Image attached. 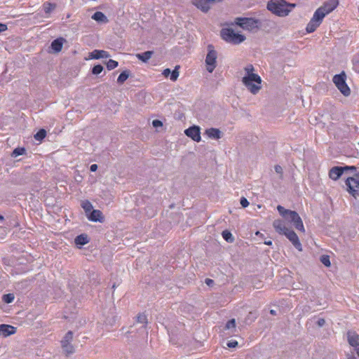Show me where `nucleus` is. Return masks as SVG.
I'll return each instance as SVG.
<instances>
[{"label": "nucleus", "instance_id": "49530a36", "mask_svg": "<svg viewBox=\"0 0 359 359\" xmlns=\"http://www.w3.org/2000/svg\"><path fill=\"white\" fill-rule=\"evenodd\" d=\"M7 29V25L6 24L0 23V32H4Z\"/></svg>", "mask_w": 359, "mask_h": 359}, {"label": "nucleus", "instance_id": "423d86ee", "mask_svg": "<svg viewBox=\"0 0 359 359\" xmlns=\"http://www.w3.org/2000/svg\"><path fill=\"white\" fill-rule=\"evenodd\" d=\"M217 53L212 45L208 46V53L205 57L207 71L212 73L217 66Z\"/></svg>", "mask_w": 359, "mask_h": 359}, {"label": "nucleus", "instance_id": "5701e85b", "mask_svg": "<svg viewBox=\"0 0 359 359\" xmlns=\"http://www.w3.org/2000/svg\"><path fill=\"white\" fill-rule=\"evenodd\" d=\"M92 19H93L94 20H95L98 22L107 23L108 22V19L106 17V15L100 11L95 12L92 15Z\"/></svg>", "mask_w": 359, "mask_h": 359}, {"label": "nucleus", "instance_id": "7c9ffc66", "mask_svg": "<svg viewBox=\"0 0 359 359\" xmlns=\"http://www.w3.org/2000/svg\"><path fill=\"white\" fill-rule=\"evenodd\" d=\"M46 135V131L44 129H41L34 135V138L37 141H41Z\"/></svg>", "mask_w": 359, "mask_h": 359}, {"label": "nucleus", "instance_id": "c85d7f7f", "mask_svg": "<svg viewBox=\"0 0 359 359\" xmlns=\"http://www.w3.org/2000/svg\"><path fill=\"white\" fill-rule=\"evenodd\" d=\"M225 329L231 331V333H234L236 331V320L235 319L229 320L225 325Z\"/></svg>", "mask_w": 359, "mask_h": 359}, {"label": "nucleus", "instance_id": "4be33fe9", "mask_svg": "<svg viewBox=\"0 0 359 359\" xmlns=\"http://www.w3.org/2000/svg\"><path fill=\"white\" fill-rule=\"evenodd\" d=\"M63 39L60 38L55 39L52 41L51 48L55 53H58L62 50L63 46Z\"/></svg>", "mask_w": 359, "mask_h": 359}, {"label": "nucleus", "instance_id": "37998d69", "mask_svg": "<svg viewBox=\"0 0 359 359\" xmlns=\"http://www.w3.org/2000/svg\"><path fill=\"white\" fill-rule=\"evenodd\" d=\"M152 125L155 128H158V127H160V126H162V122L159 120H154L152 121Z\"/></svg>", "mask_w": 359, "mask_h": 359}, {"label": "nucleus", "instance_id": "864d4df0", "mask_svg": "<svg viewBox=\"0 0 359 359\" xmlns=\"http://www.w3.org/2000/svg\"><path fill=\"white\" fill-rule=\"evenodd\" d=\"M345 168H346V169L351 168V169H354V170H355V167H350V168H348V167H346Z\"/></svg>", "mask_w": 359, "mask_h": 359}, {"label": "nucleus", "instance_id": "aec40b11", "mask_svg": "<svg viewBox=\"0 0 359 359\" xmlns=\"http://www.w3.org/2000/svg\"><path fill=\"white\" fill-rule=\"evenodd\" d=\"M89 220L93 222H103L102 213L99 210H93L90 212V215L88 216Z\"/></svg>", "mask_w": 359, "mask_h": 359}, {"label": "nucleus", "instance_id": "6e6d98bb", "mask_svg": "<svg viewBox=\"0 0 359 359\" xmlns=\"http://www.w3.org/2000/svg\"><path fill=\"white\" fill-rule=\"evenodd\" d=\"M356 177H357V178L359 179V173L358 175H356Z\"/></svg>", "mask_w": 359, "mask_h": 359}, {"label": "nucleus", "instance_id": "5fc2aeb1", "mask_svg": "<svg viewBox=\"0 0 359 359\" xmlns=\"http://www.w3.org/2000/svg\"><path fill=\"white\" fill-rule=\"evenodd\" d=\"M4 219V217L2 215H0V220H3Z\"/></svg>", "mask_w": 359, "mask_h": 359}, {"label": "nucleus", "instance_id": "09e8293b", "mask_svg": "<svg viewBox=\"0 0 359 359\" xmlns=\"http://www.w3.org/2000/svg\"><path fill=\"white\" fill-rule=\"evenodd\" d=\"M0 234L2 235L1 238H4V236L6 234V230L3 227H0Z\"/></svg>", "mask_w": 359, "mask_h": 359}, {"label": "nucleus", "instance_id": "e433bc0d", "mask_svg": "<svg viewBox=\"0 0 359 359\" xmlns=\"http://www.w3.org/2000/svg\"><path fill=\"white\" fill-rule=\"evenodd\" d=\"M118 62L114 60H109L107 62V67L109 70H111L115 69L118 66Z\"/></svg>", "mask_w": 359, "mask_h": 359}, {"label": "nucleus", "instance_id": "ea45409f", "mask_svg": "<svg viewBox=\"0 0 359 359\" xmlns=\"http://www.w3.org/2000/svg\"><path fill=\"white\" fill-rule=\"evenodd\" d=\"M275 171L277 174L280 175V178L283 177V168L281 166L277 165L274 167Z\"/></svg>", "mask_w": 359, "mask_h": 359}, {"label": "nucleus", "instance_id": "4468645a", "mask_svg": "<svg viewBox=\"0 0 359 359\" xmlns=\"http://www.w3.org/2000/svg\"><path fill=\"white\" fill-rule=\"evenodd\" d=\"M273 226L276 232L283 235H285L290 229L286 226L285 222L281 219L274 220Z\"/></svg>", "mask_w": 359, "mask_h": 359}, {"label": "nucleus", "instance_id": "39448f33", "mask_svg": "<svg viewBox=\"0 0 359 359\" xmlns=\"http://www.w3.org/2000/svg\"><path fill=\"white\" fill-rule=\"evenodd\" d=\"M346 75L344 72L337 74L333 77V83L335 84L337 89L345 97H348L351 94V89L346 83Z\"/></svg>", "mask_w": 359, "mask_h": 359}, {"label": "nucleus", "instance_id": "1a4fd4ad", "mask_svg": "<svg viewBox=\"0 0 359 359\" xmlns=\"http://www.w3.org/2000/svg\"><path fill=\"white\" fill-rule=\"evenodd\" d=\"M346 185L348 187V191L353 197L359 196V179L355 177H348L346 180Z\"/></svg>", "mask_w": 359, "mask_h": 359}, {"label": "nucleus", "instance_id": "c9c22d12", "mask_svg": "<svg viewBox=\"0 0 359 359\" xmlns=\"http://www.w3.org/2000/svg\"><path fill=\"white\" fill-rule=\"evenodd\" d=\"M25 152V149L24 148H20V147L16 148L13 150V151L12 153V156L17 157L18 156L24 154Z\"/></svg>", "mask_w": 359, "mask_h": 359}, {"label": "nucleus", "instance_id": "6ab92c4d", "mask_svg": "<svg viewBox=\"0 0 359 359\" xmlns=\"http://www.w3.org/2000/svg\"><path fill=\"white\" fill-rule=\"evenodd\" d=\"M205 133L209 138L212 140H219L222 137V132L217 128H211L207 129Z\"/></svg>", "mask_w": 359, "mask_h": 359}, {"label": "nucleus", "instance_id": "c03bdc74", "mask_svg": "<svg viewBox=\"0 0 359 359\" xmlns=\"http://www.w3.org/2000/svg\"><path fill=\"white\" fill-rule=\"evenodd\" d=\"M205 283L209 287H212L213 285L214 281H213V280H212L210 278H205Z\"/></svg>", "mask_w": 359, "mask_h": 359}, {"label": "nucleus", "instance_id": "a878e982", "mask_svg": "<svg viewBox=\"0 0 359 359\" xmlns=\"http://www.w3.org/2000/svg\"><path fill=\"white\" fill-rule=\"evenodd\" d=\"M130 72L128 70H125L120 74L117 79V82L120 84L123 83L129 77Z\"/></svg>", "mask_w": 359, "mask_h": 359}, {"label": "nucleus", "instance_id": "f03ea898", "mask_svg": "<svg viewBox=\"0 0 359 359\" xmlns=\"http://www.w3.org/2000/svg\"><path fill=\"white\" fill-rule=\"evenodd\" d=\"M277 210L282 217H283L289 222L293 224L297 230L303 233L305 232L303 222L297 212L287 210L281 205H278Z\"/></svg>", "mask_w": 359, "mask_h": 359}, {"label": "nucleus", "instance_id": "f8f14e48", "mask_svg": "<svg viewBox=\"0 0 359 359\" xmlns=\"http://www.w3.org/2000/svg\"><path fill=\"white\" fill-rule=\"evenodd\" d=\"M184 133L187 136L191 138L194 141L197 142L201 140L200 128L196 126H191L185 130Z\"/></svg>", "mask_w": 359, "mask_h": 359}, {"label": "nucleus", "instance_id": "bb28decb", "mask_svg": "<svg viewBox=\"0 0 359 359\" xmlns=\"http://www.w3.org/2000/svg\"><path fill=\"white\" fill-rule=\"evenodd\" d=\"M222 237L228 243H233L234 241V237L233 236L232 233L228 231L224 230L222 231Z\"/></svg>", "mask_w": 359, "mask_h": 359}, {"label": "nucleus", "instance_id": "58836bf2", "mask_svg": "<svg viewBox=\"0 0 359 359\" xmlns=\"http://www.w3.org/2000/svg\"><path fill=\"white\" fill-rule=\"evenodd\" d=\"M102 71H103V67L100 65H97L93 67V68L92 69V73L93 74L97 75V74H100Z\"/></svg>", "mask_w": 359, "mask_h": 359}, {"label": "nucleus", "instance_id": "f3484780", "mask_svg": "<svg viewBox=\"0 0 359 359\" xmlns=\"http://www.w3.org/2000/svg\"><path fill=\"white\" fill-rule=\"evenodd\" d=\"M179 68H180L179 66H176L175 68L174 69V70H172V72L168 68L165 69L163 71L162 74L165 77H168L169 75H170V80L172 81H175L177 79V78L179 77V74H180L179 71H178Z\"/></svg>", "mask_w": 359, "mask_h": 359}, {"label": "nucleus", "instance_id": "de8ad7c7", "mask_svg": "<svg viewBox=\"0 0 359 359\" xmlns=\"http://www.w3.org/2000/svg\"><path fill=\"white\" fill-rule=\"evenodd\" d=\"M97 169V165L96 164H92L90 167V170L91 172H95Z\"/></svg>", "mask_w": 359, "mask_h": 359}, {"label": "nucleus", "instance_id": "b1692460", "mask_svg": "<svg viewBox=\"0 0 359 359\" xmlns=\"http://www.w3.org/2000/svg\"><path fill=\"white\" fill-rule=\"evenodd\" d=\"M153 54H154L153 51L148 50V51H145V52H144L142 53L137 54L136 57L140 60L142 61L143 62H147L151 57Z\"/></svg>", "mask_w": 359, "mask_h": 359}, {"label": "nucleus", "instance_id": "7ed1b4c3", "mask_svg": "<svg viewBox=\"0 0 359 359\" xmlns=\"http://www.w3.org/2000/svg\"><path fill=\"white\" fill-rule=\"evenodd\" d=\"M294 7V4H288L284 0H271L267 8L279 16H285Z\"/></svg>", "mask_w": 359, "mask_h": 359}, {"label": "nucleus", "instance_id": "393cba45", "mask_svg": "<svg viewBox=\"0 0 359 359\" xmlns=\"http://www.w3.org/2000/svg\"><path fill=\"white\" fill-rule=\"evenodd\" d=\"M74 241L77 245H83L88 243V237L84 234L76 236Z\"/></svg>", "mask_w": 359, "mask_h": 359}, {"label": "nucleus", "instance_id": "c756f323", "mask_svg": "<svg viewBox=\"0 0 359 359\" xmlns=\"http://www.w3.org/2000/svg\"><path fill=\"white\" fill-rule=\"evenodd\" d=\"M73 339V332L72 331H69L66 333L64 338L61 341L62 344H67V343H71Z\"/></svg>", "mask_w": 359, "mask_h": 359}, {"label": "nucleus", "instance_id": "3c124183", "mask_svg": "<svg viewBox=\"0 0 359 359\" xmlns=\"http://www.w3.org/2000/svg\"><path fill=\"white\" fill-rule=\"evenodd\" d=\"M270 313H271V315L275 316V315H276V311H275V310H273V309H271V310H270Z\"/></svg>", "mask_w": 359, "mask_h": 359}, {"label": "nucleus", "instance_id": "473e14b6", "mask_svg": "<svg viewBox=\"0 0 359 359\" xmlns=\"http://www.w3.org/2000/svg\"><path fill=\"white\" fill-rule=\"evenodd\" d=\"M62 347L63 351L67 354H71L74 352V348L73 346L71 344V343H67V344H62Z\"/></svg>", "mask_w": 359, "mask_h": 359}, {"label": "nucleus", "instance_id": "dca6fc26", "mask_svg": "<svg viewBox=\"0 0 359 359\" xmlns=\"http://www.w3.org/2000/svg\"><path fill=\"white\" fill-rule=\"evenodd\" d=\"M347 338L349 344L355 348L359 346V335L352 331H349L347 333Z\"/></svg>", "mask_w": 359, "mask_h": 359}, {"label": "nucleus", "instance_id": "cd10ccee", "mask_svg": "<svg viewBox=\"0 0 359 359\" xmlns=\"http://www.w3.org/2000/svg\"><path fill=\"white\" fill-rule=\"evenodd\" d=\"M43 8L46 14H50L55 8V4L46 2L43 5Z\"/></svg>", "mask_w": 359, "mask_h": 359}, {"label": "nucleus", "instance_id": "79ce46f5", "mask_svg": "<svg viewBox=\"0 0 359 359\" xmlns=\"http://www.w3.org/2000/svg\"><path fill=\"white\" fill-rule=\"evenodd\" d=\"M241 205L242 207L246 208L249 205V202L245 198L243 197L241 198Z\"/></svg>", "mask_w": 359, "mask_h": 359}, {"label": "nucleus", "instance_id": "f257e3e1", "mask_svg": "<svg viewBox=\"0 0 359 359\" xmlns=\"http://www.w3.org/2000/svg\"><path fill=\"white\" fill-rule=\"evenodd\" d=\"M244 75L242 78V83L246 88L253 95L258 93L262 88V79L255 74L252 65H246L244 69Z\"/></svg>", "mask_w": 359, "mask_h": 359}, {"label": "nucleus", "instance_id": "2eb2a0df", "mask_svg": "<svg viewBox=\"0 0 359 359\" xmlns=\"http://www.w3.org/2000/svg\"><path fill=\"white\" fill-rule=\"evenodd\" d=\"M15 332L16 327L12 325L6 324L0 325V335L4 337L13 334Z\"/></svg>", "mask_w": 359, "mask_h": 359}, {"label": "nucleus", "instance_id": "f704fd0d", "mask_svg": "<svg viewBox=\"0 0 359 359\" xmlns=\"http://www.w3.org/2000/svg\"><path fill=\"white\" fill-rule=\"evenodd\" d=\"M137 321L139 323L142 324V327H144V325L147 323V318L145 314L142 313L137 316Z\"/></svg>", "mask_w": 359, "mask_h": 359}, {"label": "nucleus", "instance_id": "4d7b16f0", "mask_svg": "<svg viewBox=\"0 0 359 359\" xmlns=\"http://www.w3.org/2000/svg\"><path fill=\"white\" fill-rule=\"evenodd\" d=\"M348 359H355V358H349Z\"/></svg>", "mask_w": 359, "mask_h": 359}, {"label": "nucleus", "instance_id": "9d476101", "mask_svg": "<svg viewBox=\"0 0 359 359\" xmlns=\"http://www.w3.org/2000/svg\"><path fill=\"white\" fill-rule=\"evenodd\" d=\"M221 0H191V3L198 9L203 13H207L212 4L219 2Z\"/></svg>", "mask_w": 359, "mask_h": 359}, {"label": "nucleus", "instance_id": "412c9836", "mask_svg": "<svg viewBox=\"0 0 359 359\" xmlns=\"http://www.w3.org/2000/svg\"><path fill=\"white\" fill-rule=\"evenodd\" d=\"M344 168L341 167H334L329 172V176L332 180H338L343 174Z\"/></svg>", "mask_w": 359, "mask_h": 359}, {"label": "nucleus", "instance_id": "72a5a7b5", "mask_svg": "<svg viewBox=\"0 0 359 359\" xmlns=\"http://www.w3.org/2000/svg\"><path fill=\"white\" fill-rule=\"evenodd\" d=\"M320 261L322 264H324L325 266L329 267L330 266V256L327 255H323L320 257Z\"/></svg>", "mask_w": 359, "mask_h": 359}, {"label": "nucleus", "instance_id": "6e6552de", "mask_svg": "<svg viewBox=\"0 0 359 359\" xmlns=\"http://www.w3.org/2000/svg\"><path fill=\"white\" fill-rule=\"evenodd\" d=\"M324 18V14L321 13V10H316L313 14V18L308 23L306 26V32L311 33L314 32L316 28L320 25L323 19Z\"/></svg>", "mask_w": 359, "mask_h": 359}, {"label": "nucleus", "instance_id": "9b49d317", "mask_svg": "<svg viewBox=\"0 0 359 359\" xmlns=\"http://www.w3.org/2000/svg\"><path fill=\"white\" fill-rule=\"evenodd\" d=\"M285 236L287 238V239L292 243L293 246L299 252L302 251V243L299 241V239L297 235V233L290 229Z\"/></svg>", "mask_w": 359, "mask_h": 359}, {"label": "nucleus", "instance_id": "603ef678", "mask_svg": "<svg viewBox=\"0 0 359 359\" xmlns=\"http://www.w3.org/2000/svg\"><path fill=\"white\" fill-rule=\"evenodd\" d=\"M356 353H357L358 355L359 356V346L358 347H356Z\"/></svg>", "mask_w": 359, "mask_h": 359}, {"label": "nucleus", "instance_id": "a211bd4d", "mask_svg": "<svg viewBox=\"0 0 359 359\" xmlns=\"http://www.w3.org/2000/svg\"><path fill=\"white\" fill-rule=\"evenodd\" d=\"M110 55L108 52L103 50H94L90 53L89 57L90 59H101V58H107Z\"/></svg>", "mask_w": 359, "mask_h": 359}, {"label": "nucleus", "instance_id": "0eeeda50", "mask_svg": "<svg viewBox=\"0 0 359 359\" xmlns=\"http://www.w3.org/2000/svg\"><path fill=\"white\" fill-rule=\"evenodd\" d=\"M235 24L248 31H253L258 28L259 22L252 18H237Z\"/></svg>", "mask_w": 359, "mask_h": 359}, {"label": "nucleus", "instance_id": "ddd939ff", "mask_svg": "<svg viewBox=\"0 0 359 359\" xmlns=\"http://www.w3.org/2000/svg\"><path fill=\"white\" fill-rule=\"evenodd\" d=\"M338 0H330L318 10H321V13L324 14V17L332 12L338 5Z\"/></svg>", "mask_w": 359, "mask_h": 359}, {"label": "nucleus", "instance_id": "a18cd8bd", "mask_svg": "<svg viewBox=\"0 0 359 359\" xmlns=\"http://www.w3.org/2000/svg\"><path fill=\"white\" fill-rule=\"evenodd\" d=\"M325 320L323 318H319L317 321V324L319 327H322L325 325Z\"/></svg>", "mask_w": 359, "mask_h": 359}, {"label": "nucleus", "instance_id": "2f4dec72", "mask_svg": "<svg viewBox=\"0 0 359 359\" xmlns=\"http://www.w3.org/2000/svg\"><path fill=\"white\" fill-rule=\"evenodd\" d=\"M81 206L86 212H90L93 210V205L91 203L88 201H84L81 203Z\"/></svg>", "mask_w": 359, "mask_h": 359}, {"label": "nucleus", "instance_id": "a19ab883", "mask_svg": "<svg viewBox=\"0 0 359 359\" xmlns=\"http://www.w3.org/2000/svg\"><path fill=\"white\" fill-rule=\"evenodd\" d=\"M226 345L229 348H235L238 346V342L235 340H231L228 341Z\"/></svg>", "mask_w": 359, "mask_h": 359}, {"label": "nucleus", "instance_id": "8fccbe9b", "mask_svg": "<svg viewBox=\"0 0 359 359\" xmlns=\"http://www.w3.org/2000/svg\"><path fill=\"white\" fill-rule=\"evenodd\" d=\"M264 244H266L267 245H272V241H265Z\"/></svg>", "mask_w": 359, "mask_h": 359}, {"label": "nucleus", "instance_id": "4c0bfd02", "mask_svg": "<svg viewBox=\"0 0 359 359\" xmlns=\"http://www.w3.org/2000/svg\"><path fill=\"white\" fill-rule=\"evenodd\" d=\"M3 300L6 303H8V304L11 303L14 300V295L11 293L4 294L3 296Z\"/></svg>", "mask_w": 359, "mask_h": 359}, {"label": "nucleus", "instance_id": "20e7f679", "mask_svg": "<svg viewBox=\"0 0 359 359\" xmlns=\"http://www.w3.org/2000/svg\"><path fill=\"white\" fill-rule=\"evenodd\" d=\"M222 38L226 42L239 44L245 41L244 35L236 32L233 29L224 28L221 31Z\"/></svg>", "mask_w": 359, "mask_h": 359}]
</instances>
